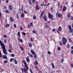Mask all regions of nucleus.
<instances>
[{
    "label": "nucleus",
    "instance_id": "12",
    "mask_svg": "<svg viewBox=\"0 0 73 73\" xmlns=\"http://www.w3.org/2000/svg\"><path fill=\"white\" fill-rule=\"evenodd\" d=\"M62 30V28H61V27L60 26H59L58 28V31L60 32Z\"/></svg>",
    "mask_w": 73,
    "mask_h": 73
},
{
    "label": "nucleus",
    "instance_id": "57",
    "mask_svg": "<svg viewBox=\"0 0 73 73\" xmlns=\"http://www.w3.org/2000/svg\"><path fill=\"white\" fill-rule=\"evenodd\" d=\"M71 67H72V68H73V64H71Z\"/></svg>",
    "mask_w": 73,
    "mask_h": 73
},
{
    "label": "nucleus",
    "instance_id": "37",
    "mask_svg": "<svg viewBox=\"0 0 73 73\" xmlns=\"http://www.w3.org/2000/svg\"><path fill=\"white\" fill-rule=\"evenodd\" d=\"M4 43L5 44L7 43V40H6V39H5L4 40Z\"/></svg>",
    "mask_w": 73,
    "mask_h": 73
},
{
    "label": "nucleus",
    "instance_id": "51",
    "mask_svg": "<svg viewBox=\"0 0 73 73\" xmlns=\"http://www.w3.org/2000/svg\"><path fill=\"white\" fill-rule=\"evenodd\" d=\"M2 16V14L0 12V17H1Z\"/></svg>",
    "mask_w": 73,
    "mask_h": 73
},
{
    "label": "nucleus",
    "instance_id": "41",
    "mask_svg": "<svg viewBox=\"0 0 73 73\" xmlns=\"http://www.w3.org/2000/svg\"><path fill=\"white\" fill-rule=\"evenodd\" d=\"M14 28H17V27L16 26V24H15L14 25Z\"/></svg>",
    "mask_w": 73,
    "mask_h": 73
},
{
    "label": "nucleus",
    "instance_id": "62",
    "mask_svg": "<svg viewBox=\"0 0 73 73\" xmlns=\"http://www.w3.org/2000/svg\"><path fill=\"white\" fill-rule=\"evenodd\" d=\"M9 0H6V2L7 3H8V1Z\"/></svg>",
    "mask_w": 73,
    "mask_h": 73
},
{
    "label": "nucleus",
    "instance_id": "45",
    "mask_svg": "<svg viewBox=\"0 0 73 73\" xmlns=\"http://www.w3.org/2000/svg\"><path fill=\"white\" fill-rule=\"evenodd\" d=\"M58 50H59V51L60 50V49H61V48H60V47H58Z\"/></svg>",
    "mask_w": 73,
    "mask_h": 73
},
{
    "label": "nucleus",
    "instance_id": "53",
    "mask_svg": "<svg viewBox=\"0 0 73 73\" xmlns=\"http://www.w3.org/2000/svg\"><path fill=\"white\" fill-rule=\"evenodd\" d=\"M29 4H30V5H32V3H31V1H29Z\"/></svg>",
    "mask_w": 73,
    "mask_h": 73
},
{
    "label": "nucleus",
    "instance_id": "48",
    "mask_svg": "<svg viewBox=\"0 0 73 73\" xmlns=\"http://www.w3.org/2000/svg\"><path fill=\"white\" fill-rule=\"evenodd\" d=\"M7 38V35H4V38Z\"/></svg>",
    "mask_w": 73,
    "mask_h": 73
},
{
    "label": "nucleus",
    "instance_id": "10",
    "mask_svg": "<svg viewBox=\"0 0 73 73\" xmlns=\"http://www.w3.org/2000/svg\"><path fill=\"white\" fill-rule=\"evenodd\" d=\"M10 25L9 24H7L5 26V27L6 28H8V27H9Z\"/></svg>",
    "mask_w": 73,
    "mask_h": 73
},
{
    "label": "nucleus",
    "instance_id": "33",
    "mask_svg": "<svg viewBox=\"0 0 73 73\" xmlns=\"http://www.w3.org/2000/svg\"><path fill=\"white\" fill-rule=\"evenodd\" d=\"M20 48L22 50H24V48H23L21 46H20Z\"/></svg>",
    "mask_w": 73,
    "mask_h": 73
},
{
    "label": "nucleus",
    "instance_id": "64",
    "mask_svg": "<svg viewBox=\"0 0 73 73\" xmlns=\"http://www.w3.org/2000/svg\"><path fill=\"white\" fill-rule=\"evenodd\" d=\"M72 7V8H73V2L72 3V5L71 6Z\"/></svg>",
    "mask_w": 73,
    "mask_h": 73
},
{
    "label": "nucleus",
    "instance_id": "19",
    "mask_svg": "<svg viewBox=\"0 0 73 73\" xmlns=\"http://www.w3.org/2000/svg\"><path fill=\"white\" fill-rule=\"evenodd\" d=\"M4 64H7L8 62V60H4Z\"/></svg>",
    "mask_w": 73,
    "mask_h": 73
},
{
    "label": "nucleus",
    "instance_id": "35",
    "mask_svg": "<svg viewBox=\"0 0 73 73\" xmlns=\"http://www.w3.org/2000/svg\"><path fill=\"white\" fill-rule=\"evenodd\" d=\"M16 16L17 18L18 19H19V14H17Z\"/></svg>",
    "mask_w": 73,
    "mask_h": 73
},
{
    "label": "nucleus",
    "instance_id": "4",
    "mask_svg": "<svg viewBox=\"0 0 73 73\" xmlns=\"http://www.w3.org/2000/svg\"><path fill=\"white\" fill-rule=\"evenodd\" d=\"M48 16L49 19H51V20L53 21V15H52V14H50V13L49 12Z\"/></svg>",
    "mask_w": 73,
    "mask_h": 73
},
{
    "label": "nucleus",
    "instance_id": "30",
    "mask_svg": "<svg viewBox=\"0 0 73 73\" xmlns=\"http://www.w3.org/2000/svg\"><path fill=\"white\" fill-rule=\"evenodd\" d=\"M31 42H33V41H34V39H33V38H31Z\"/></svg>",
    "mask_w": 73,
    "mask_h": 73
},
{
    "label": "nucleus",
    "instance_id": "40",
    "mask_svg": "<svg viewBox=\"0 0 73 73\" xmlns=\"http://www.w3.org/2000/svg\"><path fill=\"white\" fill-rule=\"evenodd\" d=\"M48 54H51V52H50V51H48Z\"/></svg>",
    "mask_w": 73,
    "mask_h": 73
},
{
    "label": "nucleus",
    "instance_id": "58",
    "mask_svg": "<svg viewBox=\"0 0 73 73\" xmlns=\"http://www.w3.org/2000/svg\"><path fill=\"white\" fill-rule=\"evenodd\" d=\"M36 5H38V1H36Z\"/></svg>",
    "mask_w": 73,
    "mask_h": 73
},
{
    "label": "nucleus",
    "instance_id": "34",
    "mask_svg": "<svg viewBox=\"0 0 73 73\" xmlns=\"http://www.w3.org/2000/svg\"><path fill=\"white\" fill-rule=\"evenodd\" d=\"M34 56L35 58H37V55L36 54H35L34 55Z\"/></svg>",
    "mask_w": 73,
    "mask_h": 73
},
{
    "label": "nucleus",
    "instance_id": "32",
    "mask_svg": "<svg viewBox=\"0 0 73 73\" xmlns=\"http://www.w3.org/2000/svg\"><path fill=\"white\" fill-rule=\"evenodd\" d=\"M67 48H70V45H69V44H68L67 45Z\"/></svg>",
    "mask_w": 73,
    "mask_h": 73
},
{
    "label": "nucleus",
    "instance_id": "28",
    "mask_svg": "<svg viewBox=\"0 0 73 73\" xmlns=\"http://www.w3.org/2000/svg\"><path fill=\"white\" fill-rule=\"evenodd\" d=\"M5 13H9V11L8 10H5Z\"/></svg>",
    "mask_w": 73,
    "mask_h": 73
},
{
    "label": "nucleus",
    "instance_id": "13",
    "mask_svg": "<svg viewBox=\"0 0 73 73\" xmlns=\"http://www.w3.org/2000/svg\"><path fill=\"white\" fill-rule=\"evenodd\" d=\"M68 40L70 43H71V44H73V41H72V40L71 39H70V38L68 39Z\"/></svg>",
    "mask_w": 73,
    "mask_h": 73
},
{
    "label": "nucleus",
    "instance_id": "49",
    "mask_svg": "<svg viewBox=\"0 0 73 73\" xmlns=\"http://www.w3.org/2000/svg\"><path fill=\"white\" fill-rule=\"evenodd\" d=\"M72 54H73V50H72L71 51Z\"/></svg>",
    "mask_w": 73,
    "mask_h": 73
},
{
    "label": "nucleus",
    "instance_id": "23",
    "mask_svg": "<svg viewBox=\"0 0 73 73\" xmlns=\"http://www.w3.org/2000/svg\"><path fill=\"white\" fill-rule=\"evenodd\" d=\"M33 19L34 20H35L36 19V17L35 15H33Z\"/></svg>",
    "mask_w": 73,
    "mask_h": 73
},
{
    "label": "nucleus",
    "instance_id": "16",
    "mask_svg": "<svg viewBox=\"0 0 73 73\" xmlns=\"http://www.w3.org/2000/svg\"><path fill=\"white\" fill-rule=\"evenodd\" d=\"M18 36H19V38H20V32H18L17 33Z\"/></svg>",
    "mask_w": 73,
    "mask_h": 73
},
{
    "label": "nucleus",
    "instance_id": "29",
    "mask_svg": "<svg viewBox=\"0 0 73 73\" xmlns=\"http://www.w3.org/2000/svg\"><path fill=\"white\" fill-rule=\"evenodd\" d=\"M14 59L13 58H11L10 60V62H12V61H14Z\"/></svg>",
    "mask_w": 73,
    "mask_h": 73
},
{
    "label": "nucleus",
    "instance_id": "56",
    "mask_svg": "<svg viewBox=\"0 0 73 73\" xmlns=\"http://www.w3.org/2000/svg\"><path fill=\"white\" fill-rule=\"evenodd\" d=\"M35 0H32V2L33 3H34L35 2Z\"/></svg>",
    "mask_w": 73,
    "mask_h": 73
},
{
    "label": "nucleus",
    "instance_id": "7",
    "mask_svg": "<svg viewBox=\"0 0 73 73\" xmlns=\"http://www.w3.org/2000/svg\"><path fill=\"white\" fill-rule=\"evenodd\" d=\"M18 41L19 42H21V43H23V40H22L21 39V38H18Z\"/></svg>",
    "mask_w": 73,
    "mask_h": 73
},
{
    "label": "nucleus",
    "instance_id": "24",
    "mask_svg": "<svg viewBox=\"0 0 73 73\" xmlns=\"http://www.w3.org/2000/svg\"><path fill=\"white\" fill-rule=\"evenodd\" d=\"M14 61L15 62V64H17V60H14Z\"/></svg>",
    "mask_w": 73,
    "mask_h": 73
},
{
    "label": "nucleus",
    "instance_id": "39",
    "mask_svg": "<svg viewBox=\"0 0 73 73\" xmlns=\"http://www.w3.org/2000/svg\"><path fill=\"white\" fill-rule=\"evenodd\" d=\"M33 33H36V31H35V30H33Z\"/></svg>",
    "mask_w": 73,
    "mask_h": 73
},
{
    "label": "nucleus",
    "instance_id": "14",
    "mask_svg": "<svg viewBox=\"0 0 73 73\" xmlns=\"http://www.w3.org/2000/svg\"><path fill=\"white\" fill-rule=\"evenodd\" d=\"M9 8L10 9H12V6L11 5H10L9 6Z\"/></svg>",
    "mask_w": 73,
    "mask_h": 73
},
{
    "label": "nucleus",
    "instance_id": "17",
    "mask_svg": "<svg viewBox=\"0 0 73 73\" xmlns=\"http://www.w3.org/2000/svg\"><path fill=\"white\" fill-rule=\"evenodd\" d=\"M36 9H40V7L39 6H38V5H36Z\"/></svg>",
    "mask_w": 73,
    "mask_h": 73
},
{
    "label": "nucleus",
    "instance_id": "18",
    "mask_svg": "<svg viewBox=\"0 0 73 73\" xmlns=\"http://www.w3.org/2000/svg\"><path fill=\"white\" fill-rule=\"evenodd\" d=\"M29 47L30 48H32V44L31 43H29Z\"/></svg>",
    "mask_w": 73,
    "mask_h": 73
},
{
    "label": "nucleus",
    "instance_id": "52",
    "mask_svg": "<svg viewBox=\"0 0 73 73\" xmlns=\"http://www.w3.org/2000/svg\"><path fill=\"white\" fill-rule=\"evenodd\" d=\"M9 48L10 49H12V47H11V46L10 45H9Z\"/></svg>",
    "mask_w": 73,
    "mask_h": 73
},
{
    "label": "nucleus",
    "instance_id": "55",
    "mask_svg": "<svg viewBox=\"0 0 73 73\" xmlns=\"http://www.w3.org/2000/svg\"><path fill=\"white\" fill-rule=\"evenodd\" d=\"M30 26H31V25H33V23H30Z\"/></svg>",
    "mask_w": 73,
    "mask_h": 73
},
{
    "label": "nucleus",
    "instance_id": "61",
    "mask_svg": "<svg viewBox=\"0 0 73 73\" xmlns=\"http://www.w3.org/2000/svg\"><path fill=\"white\" fill-rule=\"evenodd\" d=\"M57 33H58V34H60V32H59V31H57Z\"/></svg>",
    "mask_w": 73,
    "mask_h": 73
},
{
    "label": "nucleus",
    "instance_id": "20",
    "mask_svg": "<svg viewBox=\"0 0 73 73\" xmlns=\"http://www.w3.org/2000/svg\"><path fill=\"white\" fill-rule=\"evenodd\" d=\"M71 17V16H70V13H69L68 14V17Z\"/></svg>",
    "mask_w": 73,
    "mask_h": 73
},
{
    "label": "nucleus",
    "instance_id": "50",
    "mask_svg": "<svg viewBox=\"0 0 73 73\" xmlns=\"http://www.w3.org/2000/svg\"><path fill=\"white\" fill-rule=\"evenodd\" d=\"M63 9H66V6H65L64 7Z\"/></svg>",
    "mask_w": 73,
    "mask_h": 73
},
{
    "label": "nucleus",
    "instance_id": "8",
    "mask_svg": "<svg viewBox=\"0 0 73 73\" xmlns=\"http://www.w3.org/2000/svg\"><path fill=\"white\" fill-rule=\"evenodd\" d=\"M26 61L27 62H29L30 60L29 58V56H28L26 58Z\"/></svg>",
    "mask_w": 73,
    "mask_h": 73
},
{
    "label": "nucleus",
    "instance_id": "6",
    "mask_svg": "<svg viewBox=\"0 0 73 73\" xmlns=\"http://www.w3.org/2000/svg\"><path fill=\"white\" fill-rule=\"evenodd\" d=\"M43 19H44V20L45 21H46V20L47 19V18L46 17V15H44L43 17Z\"/></svg>",
    "mask_w": 73,
    "mask_h": 73
},
{
    "label": "nucleus",
    "instance_id": "42",
    "mask_svg": "<svg viewBox=\"0 0 73 73\" xmlns=\"http://www.w3.org/2000/svg\"><path fill=\"white\" fill-rule=\"evenodd\" d=\"M30 71L31 73H33V72L32 71V70L31 69V68H30Z\"/></svg>",
    "mask_w": 73,
    "mask_h": 73
},
{
    "label": "nucleus",
    "instance_id": "3",
    "mask_svg": "<svg viewBox=\"0 0 73 73\" xmlns=\"http://www.w3.org/2000/svg\"><path fill=\"white\" fill-rule=\"evenodd\" d=\"M67 41V39H66V38H65V37H63L62 38V42L64 45H65L66 44Z\"/></svg>",
    "mask_w": 73,
    "mask_h": 73
},
{
    "label": "nucleus",
    "instance_id": "9",
    "mask_svg": "<svg viewBox=\"0 0 73 73\" xmlns=\"http://www.w3.org/2000/svg\"><path fill=\"white\" fill-rule=\"evenodd\" d=\"M31 53L32 54L35 55V52L34 51L32 50H31Z\"/></svg>",
    "mask_w": 73,
    "mask_h": 73
},
{
    "label": "nucleus",
    "instance_id": "27",
    "mask_svg": "<svg viewBox=\"0 0 73 73\" xmlns=\"http://www.w3.org/2000/svg\"><path fill=\"white\" fill-rule=\"evenodd\" d=\"M45 28H48L49 27V26L48 25H47L46 24L45 25Z\"/></svg>",
    "mask_w": 73,
    "mask_h": 73
},
{
    "label": "nucleus",
    "instance_id": "60",
    "mask_svg": "<svg viewBox=\"0 0 73 73\" xmlns=\"http://www.w3.org/2000/svg\"><path fill=\"white\" fill-rule=\"evenodd\" d=\"M56 31V30L55 29H53L52 30V31L53 32L54 31Z\"/></svg>",
    "mask_w": 73,
    "mask_h": 73
},
{
    "label": "nucleus",
    "instance_id": "21",
    "mask_svg": "<svg viewBox=\"0 0 73 73\" xmlns=\"http://www.w3.org/2000/svg\"><path fill=\"white\" fill-rule=\"evenodd\" d=\"M52 65V67L53 68H55V66H54V64L53 63H51Z\"/></svg>",
    "mask_w": 73,
    "mask_h": 73
},
{
    "label": "nucleus",
    "instance_id": "22",
    "mask_svg": "<svg viewBox=\"0 0 73 73\" xmlns=\"http://www.w3.org/2000/svg\"><path fill=\"white\" fill-rule=\"evenodd\" d=\"M10 20L11 22H13V19L12 17H10Z\"/></svg>",
    "mask_w": 73,
    "mask_h": 73
},
{
    "label": "nucleus",
    "instance_id": "47",
    "mask_svg": "<svg viewBox=\"0 0 73 73\" xmlns=\"http://www.w3.org/2000/svg\"><path fill=\"white\" fill-rule=\"evenodd\" d=\"M24 13H25V14H28V12H26V11L25 10L24 11Z\"/></svg>",
    "mask_w": 73,
    "mask_h": 73
},
{
    "label": "nucleus",
    "instance_id": "44",
    "mask_svg": "<svg viewBox=\"0 0 73 73\" xmlns=\"http://www.w3.org/2000/svg\"><path fill=\"white\" fill-rule=\"evenodd\" d=\"M59 43L60 44V45H62V42H61L60 41L59 42Z\"/></svg>",
    "mask_w": 73,
    "mask_h": 73
},
{
    "label": "nucleus",
    "instance_id": "25",
    "mask_svg": "<svg viewBox=\"0 0 73 73\" xmlns=\"http://www.w3.org/2000/svg\"><path fill=\"white\" fill-rule=\"evenodd\" d=\"M25 16V15H24V14L22 13L21 14V17H24Z\"/></svg>",
    "mask_w": 73,
    "mask_h": 73
},
{
    "label": "nucleus",
    "instance_id": "1",
    "mask_svg": "<svg viewBox=\"0 0 73 73\" xmlns=\"http://www.w3.org/2000/svg\"><path fill=\"white\" fill-rule=\"evenodd\" d=\"M23 62L25 65V67L26 68V69L25 68H23V69L21 68V70H22V73H24H24H26L27 72V70H29V68L28 67V65H27V62H26L25 60H23Z\"/></svg>",
    "mask_w": 73,
    "mask_h": 73
},
{
    "label": "nucleus",
    "instance_id": "36",
    "mask_svg": "<svg viewBox=\"0 0 73 73\" xmlns=\"http://www.w3.org/2000/svg\"><path fill=\"white\" fill-rule=\"evenodd\" d=\"M22 34L23 36H25V35H26V34L24 32H23L22 33Z\"/></svg>",
    "mask_w": 73,
    "mask_h": 73
},
{
    "label": "nucleus",
    "instance_id": "46",
    "mask_svg": "<svg viewBox=\"0 0 73 73\" xmlns=\"http://www.w3.org/2000/svg\"><path fill=\"white\" fill-rule=\"evenodd\" d=\"M20 30H21V31H23V27H20Z\"/></svg>",
    "mask_w": 73,
    "mask_h": 73
},
{
    "label": "nucleus",
    "instance_id": "15",
    "mask_svg": "<svg viewBox=\"0 0 73 73\" xmlns=\"http://www.w3.org/2000/svg\"><path fill=\"white\" fill-rule=\"evenodd\" d=\"M3 58H4V59H7V57L6 55H3Z\"/></svg>",
    "mask_w": 73,
    "mask_h": 73
},
{
    "label": "nucleus",
    "instance_id": "63",
    "mask_svg": "<svg viewBox=\"0 0 73 73\" xmlns=\"http://www.w3.org/2000/svg\"><path fill=\"white\" fill-rule=\"evenodd\" d=\"M30 57H33V55L31 54L30 56Z\"/></svg>",
    "mask_w": 73,
    "mask_h": 73
},
{
    "label": "nucleus",
    "instance_id": "26",
    "mask_svg": "<svg viewBox=\"0 0 73 73\" xmlns=\"http://www.w3.org/2000/svg\"><path fill=\"white\" fill-rule=\"evenodd\" d=\"M38 62L37 61H35V64L36 65H38Z\"/></svg>",
    "mask_w": 73,
    "mask_h": 73
},
{
    "label": "nucleus",
    "instance_id": "31",
    "mask_svg": "<svg viewBox=\"0 0 73 73\" xmlns=\"http://www.w3.org/2000/svg\"><path fill=\"white\" fill-rule=\"evenodd\" d=\"M10 55L11 57H15V54H10Z\"/></svg>",
    "mask_w": 73,
    "mask_h": 73
},
{
    "label": "nucleus",
    "instance_id": "5",
    "mask_svg": "<svg viewBox=\"0 0 73 73\" xmlns=\"http://www.w3.org/2000/svg\"><path fill=\"white\" fill-rule=\"evenodd\" d=\"M58 11L56 14V16H57L58 17H61V13H59L58 14Z\"/></svg>",
    "mask_w": 73,
    "mask_h": 73
},
{
    "label": "nucleus",
    "instance_id": "11",
    "mask_svg": "<svg viewBox=\"0 0 73 73\" xmlns=\"http://www.w3.org/2000/svg\"><path fill=\"white\" fill-rule=\"evenodd\" d=\"M44 11H42V13H41V15L40 16V17H41L43 16V15H44Z\"/></svg>",
    "mask_w": 73,
    "mask_h": 73
},
{
    "label": "nucleus",
    "instance_id": "2",
    "mask_svg": "<svg viewBox=\"0 0 73 73\" xmlns=\"http://www.w3.org/2000/svg\"><path fill=\"white\" fill-rule=\"evenodd\" d=\"M0 44L1 45L2 48L3 50V52L5 54H7V49L5 48V44L3 43L1 40H0Z\"/></svg>",
    "mask_w": 73,
    "mask_h": 73
},
{
    "label": "nucleus",
    "instance_id": "54",
    "mask_svg": "<svg viewBox=\"0 0 73 73\" xmlns=\"http://www.w3.org/2000/svg\"><path fill=\"white\" fill-rule=\"evenodd\" d=\"M64 61V59H62V60H61V62L62 63V62H63V61Z\"/></svg>",
    "mask_w": 73,
    "mask_h": 73
},
{
    "label": "nucleus",
    "instance_id": "38",
    "mask_svg": "<svg viewBox=\"0 0 73 73\" xmlns=\"http://www.w3.org/2000/svg\"><path fill=\"white\" fill-rule=\"evenodd\" d=\"M8 51L10 53H12V50H11V49H9Z\"/></svg>",
    "mask_w": 73,
    "mask_h": 73
},
{
    "label": "nucleus",
    "instance_id": "59",
    "mask_svg": "<svg viewBox=\"0 0 73 73\" xmlns=\"http://www.w3.org/2000/svg\"><path fill=\"white\" fill-rule=\"evenodd\" d=\"M23 9V5H22L21 9Z\"/></svg>",
    "mask_w": 73,
    "mask_h": 73
},
{
    "label": "nucleus",
    "instance_id": "43",
    "mask_svg": "<svg viewBox=\"0 0 73 73\" xmlns=\"http://www.w3.org/2000/svg\"><path fill=\"white\" fill-rule=\"evenodd\" d=\"M70 19L71 20H73V17L72 16L71 17V18H70Z\"/></svg>",
    "mask_w": 73,
    "mask_h": 73
}]
</instances>
